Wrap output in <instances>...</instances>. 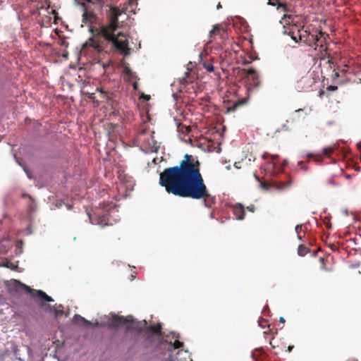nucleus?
I'll return each mask as SVG.
<instances>
[{"label": "nucleus", "instance_id": "1", "mask_svg": "<svg viewBox=\"0 0 361 361\" xmlns=\"http://www.w3.org/2000/svg\"><path fill=\"white\" fill-rule=\"evenodd\" d=\"M159 183L175 196L203 200L205 207L210 208L216 202V197L209 192L200 169L190 154H185L179 165L165 169L159 175Z\"/></svg>", "mask_w": 361, "mask_h": 361}, {"label": "nucleus", "instance_id": "2", "mask_svg": "<svg viewBox=\"0 0 361 361\" xmlns=\"http://www.w3.org/2000/svg\"><path fill=\"white\" fill-rule=\"evenodd\" d=\"M111 0H74L77 10L81 13V27L83 25H87L89 27V32L92 34V36L82 45V51H85L87 46L92 47L95 51H100L101 47L99 44L96 42L93 37L94 35H98L104 37L107 41L111 42L113 45L123 53L125 55L130 54L128 48V41L123 32H118L115 33L118 27V23L126 18V14L123 11H120L118 8L110 6L109 10V23L107 26L102 25L100 18L94 13L89 7L87 4L92 3L98 4L102 6L106 3Z\"/></svg>", "mask_w": 361, "mask_h": 361}, {"label": "nucleus", "instance_id": "3", "mask_svg": "<svg viewBox=\"0 0 361 361\" xmlns=\"http://www.w3.org/2000/svg\"><path fill=\"white\" fill-rule=\"evenodd\" d=\"M104 319H106L99 323L96 321L94 323H92L89 326L99 327V326H109V327H119L124 326L127 331H134L137 332H141L147 326V322L136 321L130 315L124 317L123 316H118L115 314H111L110 315H104Z\"/></svg>", "mask_w": 361, "mask_h": 361}, {"label": "nucleus", "instance_id": "4", "mask_svg": "<svg viewBox=\"0 0 361 361\" xmlns=\"http://www.w3.org/2000/svg\"><path fill=\"white\" fill-rule=\"evenodd\" d=\"M174 341H164L161 343V348L166 349L169 353L166 361H192L188 350H183V343L178 341V336L174 332L171 333Z\"/></svg>", "mask_w": 361, "mask_h": 361}, {"label": "nucleus", "instance_id": "5", "mask_svg": "<svg viewBox=\"0 0 361 361\" xmlns=\"http://www.w3.org/2000/svg\"><path fill=\"white\" fill-rule=\"evenodd\" d=\"M87 214L89 216L90 221L92 224L99 225L102 227L111 224L109 222V219L107 214L101 215L99 212H97L94 215H92L90 213H87Z\"/></svg>", "mask_w": 361, "mask_h": 361}, {"label": "nucleus", "instance_id": "6", "mask_svg": "<svg viewBox=\"0 0 361 361\" xmlns=\"http://www.w3.org/2000/svg\"><path fill=\"white\" fill-rule=\"evenodd\" d=\"M291 184H292V181H291V180H289L286 183L279 182V183H273L271 184H268L267 183L260 182L259 186L262 189L267 190V191L269 190L271 187H274L279 190H282L286 188L290 187Z\"/></svg>", "mask_w": 361, "mask_h": 361}, {"label": "nucleus", "instance_id": "7", "mask_svg": "<svg viewBox=\"0 0 361 361\" xmlns=\"http://www.w3.org/2000/svg\"><path fill=\"white\" fill-rule=\"evenodd\" d=\"M233 213L235 216L236 219L238 220H243L245 218V212L244 206L240 204H235L231 206Z\"/></svg>", "mask_w": 361, "mask_h": 361}, {"label": "nucleus", "instance_id": "8", "mask_svg": "<svg viewBox=\"0 0 361 361\" xmlns=\"http://www.w3.org/2000/svg\"><path fill=\"white\" fill-rule=\"evenodd\" d=\"M12 282L13 283L14 288L17 290H19L20 288H22V289L25 290L27 293H32L34 291V290L32 289L30 286L21 283L18 280L13 279L12 281Z\"/></svg>", "mask_w": 361, "mask_h": 361}, {"label": "nucleus", "instance_id": "9", "mask_svg": "<svg viewBox=\"0 0 361 361\" xmlns=\"http://www.w3.org/2000/svg\"><path fill=\"white\" fill-rule=\"evenodd\" d=\"M269 4L271 6H277V10L279 11L286 13L290 11V9L286 6V5L280 2L279 0H269Z\"/></svg>", "mask_w": 361, "mask_h": 361}, {"label": "nucleus", "instance_id": "10", "mask_svg": "<svg viewBox=\"0 0 361 361\" xmlns=\"http://www.w3.org/2000/svg\"><path fill=\"white\" fill-rule=\"evenodd\" d=\"M36 295L38 296L40 299L47 301V302H54V299L48 295L45 292H44L42 290H36Z\"/></svg>", "mask_w": 361, "mask_h": 361}, {"label": "nucleus", "instance_id": "11", "mask_svg": "<svg viewBox=\"0 0 361 361\" xmlns=\"http://www.w3.org/2000/svg\"><path fill=\"white\" fill-rule=\"evenodd\" d=\"M123 73L128 80L137 78L136 73L128 67L124 68Z\"/></svg>", "mask_w": 361, "mask_h": 361}, {"label": "nucleus", "instance_id": "12", "mask_svg": "<svg viewBox=\"0 0 361 361\" xmlns=\"http://www.w3.org/2000/svg\"><path fill=\"white\" fill-rule=\"evenodd\" d=\"M73 322L77 323L79 321L82 322L85 325H91L92 322L87 320L85 318L82 317L80 314H75L72 319Z\"/></svg>", "mask_w": 361, "mask_h": 361}, {"label": "nucleus", "instance_id": "13", "mask_svg": "<svg viewBox=\"0 0 361 361\" xmlns=\"http://www.w3.org/2000/svg\"><path fill=\"white\" fill-rule=\"evenodd\" d=\"M294 17L292 15L284 14L280 23L283 25H289L293 22Z\"/></svg>", "mask_w": 361, "mask_h": 361}, {"label": "nucleus", "instance_id": "14", "mask_svg": "<svg viewBox=\"0 0 361 361\" xmlns=\"http://www.w3.org/2000/svg\"><path fill=\"white\" fill-rule=\"evenodd\" d=\"M308 248L304 245H300L298 249V254L300 256H305L308 252Z\"/></svg>", "mask_w": 361, "mask_h": 361}, {"label": "nucleus", "instance_id": "15", "mask_svg": "<svg viewBox=\"0 0 361 361\" xmlns=\"http://www.w3.org/2000/svg\"><path fill=\"white\" fill-rule=\"evenodd\" d=\"M336 147H337V146L336 145H334L332 146H329V147L323 148V149H322L323 154L329 157V154L332 153Z\"/></svg>", "mask_w": 361, "mask_h": 361}, {"label": "nucleus", "instance_id": "16", "mask_svg": "<svg viewBox=\"0 0 361 361\" xmlns=\"http://www.w3.org/2000/svg\"><path fill=\"white\" fill-rule=\"evenodd\" d=\"M150 331H152L155 334L160 335L161 334V324H158L157 325H152L149 326Z\"/></svg>", "mask_w": 361, "mask_h": 361}, {"label": "nucleus", "instance_id": "17", "mask_svg": "<svg viewBox=\"0 0 361 361\" xmlns=\"http://www.w3.org/2000/svg\"><path fill=\"white\" fill-rule=\"evenodd\" d=\"M189 75H190V71L188 70L185 73V76L180 79V84L186 85L188 83L187 78L189 76Z\"/></svg>", "mask_w": 361, "mask_h": 361}, {"label": "nucleus", "instance_id": "18", "mask_svg": "<svg viewBox=\"0 0 361 361\" xmlns=\"http://www.w3.org/2000/svg\"><path fill=\"white\" fill-rule=\"evenodd\" d=\"M87 94L88 98L92 99L97 106L99 105V102L96 99L95 93H88Z\"/></svg>", "mask_w": 361, "mask_h": 361}, {"label": "nucleus", "instance_id": "19", "mask_svg": "<svg viewBox=\"0 0 361 361\" xmlns=\"http://www.w3.org/2000/svg\"><path fill=\"white\" fill-rule=\"evenodd\" d=\"M97 91L101 94V97L103 99H107V93L102 88H97Z\"/></svg>", "mask_w": 361, "mask_h": 361}, {"label": "nucleus", "instance_id": "20", "mask_svg": "<svg viewBox=\"0 0 361 361\" xmlns=\"http://www.w3.org/2000/svg\"><path fill=\"white\" fill-rule=\"evenodd\" d=\"M257 73V71L253 68H250L247 70V73L251 76L255 75Z\"/></svg>", "mask_w": 361, "mask_h": 361}, {"label": "nucleus", "instance_id": "21", "mask_svg": "<svg viewBox=\"0 0 361 361\" xmlns=\"http://www.w3.org/2000/svg\"><path fill=\"white\" fill-rule=\"evenodd\" d=\"M204 68L207 69V71L212 73L214 71V66L212 64H207L204 65Z\"/></svg>", "mask_w": 361, "mask_h": 361}, {"label": "nucleus", "instance_id": "22", "mask_svg": "<svg viewBox=\"0 0 361 361\" xmlns=\"http://www.w3.org/2000/svg\"><path fill=\"white\" fill-rule=\"evenodd\" d=\"M219 30V26L214 25L213 27V29L209 32V37H212L214 35L216 30Z\"/></svg>", "mask_w": 361, "mask_h": 361}, {"label": "nucleus", "instance_id": "23", "mask_svg": "<svg viewBox=\"0 0 361 361\" xmlns=\"http://www.w3.org/2000/svg\"><path fill=\"white\" fill-rule=\"evenodd\" d=\"M47 309L50 312L55 313V310H56V307H55V306H52V305H47Z\"/></svg>", "mask_w": 361, "mask_h": 361}, {"label": "nucleus", "instance_id": "24", "mask_svg": "<svg viewBox=\"0 0 361 361\" xmlns=\"http://www.w3.org/2000/svg\"><path fill=\"white\" fill-rule=\"evenodd\" d=\"M302 225L298 224L295 226V231L297 234H299L300 231L302 230Z\"/></svg>", "mask_w": 361, "mask_h": 361}, {"label": "nucleus", "instance_id": "25", "mask_svg": "<svg viewBox=\"0 0 361 361\" xmlns=\"http://www.w3.org/2000/svg\"><path fill=\"white\" fill-rule=\"evenodd\" d=\"M337 89H338V87L336 85H329L327 87V90L329 91H335Z\"/></svg>", "mask_w": 361, "mask_h": 361}, {"label": "nucleus", "instance_id": "26", "mask_svg": "<svg viewBox=\"0 0 361 361\" xmlns=\"http://www.w3.org/2000/svg\"><path fill=\"white\" fill-rule=\"evenodd\" d=\"M252 81L259 80V75L258 73H255V75H252Z\"/></svg>", "mask_w": 361, "mask_h": 361}, {"label": "nucleus", "instance_id": "27", "mask_svg": "<svg viewBox=\"0 0 361 361\" xmlns=\"http://www.w3.org/2000/svg\"><path fill=\"white\" fill-rule=\"evenodd\" d=\"M25 232H26L27 235H30V234H31L32 233V231L31 227L30 226L26 228Z\"/></svg>", "mask_w": 361, "mask_h": 361}, {"label": "nucleus", "instance_id": "28", "mask_svg": "<svg viewBox=\"0 0 361 361\" xmlns=\"http://www.w3.org/2000/svg\"><path fill=\"white\" fill-rule=\"evenodd\" d=\"M6 267H8V268H11L12 269H15V268L16 267V266H14L12 263H6V264L5 265Z\"/></svg>", "mask_w": 361, "mask_h": 361}, {"label": "nucleus", "instance_id": "29", "mask_svg": "<svg viewBox=\"0 0 361 361\" xmlns=\"http://www.w3.org/2000/svg\"><path fill=\"white\" fill-rule=\"evenodd\" d=\"M63 313V310H58L56 309L54 314H55V317H58V316L62 314Z\"/></svg>", "mask_w": 361, "mask_h": 361}, {"label": "nucleus", "instance_id": "30", "mask_svg": "<svg viewBox=\"0 0 361 361\" xmlns=\"http://www.w3.org/2000/svg\"><path fill=\"white\" fill-rule=\"evenodd\" d=\"M259 85H260V81L259 80L253 81V86H254V87H258Z\"/></svg>", "mask_w": 361, "mask_h": 361}, {"label": "nucleus", "instance_id": "31", "mask_svg": "<svg viewBox=\"0 0 361 361\" xmlns=\"http://www.w3.org/2000/svg\"><path fill=\"white\" fill-rule=\"evenodd\" d=\"M247 209L248 211L251 212H255V207L252 205L247 207Z\"/></svg>", "mask_w": 361, "mask_h": 361}, {"label": "nucleus", "instance_id": "32", "mask_svg": "<svg viewBox=\"0 0 361 361\" xmlns=\"http://www.w3.org/2000/svg\"><path fill=\"white\" fill-rule=\"evenodd\" d=\"M137 86H138L137 82L135 81L133 82V87L134 90H137Z\"/></svg>", "mask_w": 361, "mask_h": 361}, {"label": "nucleus", "instance_id": "33", "mask_svg": "<svg viewBox=\"0 0 361 361\" xmlns=\"http://www.w3.org/2000/svg\"><path fill=\"white\" fill-rule=\"evenodd\" d=\"M270 157L273 159H277L279 157V155L277 154H271Z\"/></svg>", "mask_w": 361, "mask_h": 361}, {"label": "nucleus", "instance_id": "34", "mask_svg": "<svg viewBox=\"0 0 361 361\" xmlns=\"http://www.w3.org/2000/svg\"><path fill=\"white\" fill-rule=\"evenodd\" d=\"M288 164V161L286 159L283 160L282 166H286Z\"/></svg>", "mask_w": 361, "mask_h": 361}, {"label": "nucleus", "instance_id": "35", "mask_svg": "<svg viewBox=\"0 0 361 361\" xmlns=\"http://www.w3.org/2000/svg\"><path fill=\"white\" fill-rule=\"evenodd\" d=\"M279 322H281V323H284L285 322V319L283 317H281L279 318Z\"/></svg>", "mask_w": 361, "mask_h": 361}, {"label": "nucleus", "instance_id": "36", "mask_svg": "<svg viewBox=\"0 0 361 361\" xmlns=\"http://www.w3.org/2000/svg\"><path fill=\"white\" fill-rule=\"evenodd\" d=\"M343 214H344V215H345V216H348V211L347 209H344V210L343 211Z\"/></svg>", "mask_w": 361, "mask_h": 361}, {"label": "nucleus", "instance_id": "37", "mask_svg": "<svg viewBox=\"0 0 361 361\" xmlns=\"http://www.w3.org/2000/svg\"><path fill=\"white\" fill-rule=\"evenodd\" d=\"M293 346H291V345L288 346V351L289 353H290V352H291V351H292V350H293Z\"/></svg>", "mask_w": 361, "mask_h": 361}, {"label": "nucleus", "instance_id": "38", "mask_svg": "<svg viewBox=\"0 0 361 361\" xmlns=\"http://www.w3.org/2000/svg\"><path fill=\"white\" fill-rule=\"evenodd\" d=\"M306 156H307V157H308V158H311V157H313V154H312V153H308V154H307V155H306Z\"/></svg>", "mask_w": 361, "mask_h": 361}, {"label": "nucleus", "instance_id": "39", "mask_svg": "<svg viewBox=\"0 0 361 361\" xmlns=\"http://www.w3.org/2000/svg\"><path fill=\"white\" fill-rule=\"evenodd\" d=\"M301 169L304 170V171H307V166H301Z\"/></svg>", "mask_w": 361, "mask_h": 361}, {"label": "nucleus", "instance_id": "40", "mask_svg": "<svg viewBox=\"0 0 361 361\" xmlns=\"http://www.w3.org/2000/svg\"><path fill=\"white\" fill-rule=\"evenodd\" d=\"M146 133H147V130L146 129H143L140 132L141 134H145Z\"/></svg>", "mask_w": 361, "mask_h": 361}, {"label": "nucleus", "instance_id": "41", "mask_svg": "<svg viewBox=\"0 0 361 361\" xmlns=\"http://www.w3.org/2000/svg\"><path fill=\"white\" fill-rule=\"evenodd\" d=\"M267 153H264V154L262 155V157L263 159H266V158H267Z\"/></svg>", "mask_w": 361, "mask_h": 361}, {"label": "nucleus", "instance_id": "42", "mask_svg": "<svg viewBox=\"0 0 361 361\" xmlns=\"http://www.w3.org/2000/svg\"><path fill=\"white\" fill-rule=\"evenodd\" d=\"M269 164H271L273 168L276 167V164L274 162H269Z\"/></svg>", "mask_w": 361, "mask_h": 361}, {"label": "nucleus", "instance_id": "43", "mask_svg": "<svg viewBox=\"0 0 361 361\" xmlns=\"http://www.w3.org/2000/svg\"><path fill=\"white\" fill-rule=\"evenodd\" d=\"M68 53H65L63 54V57L66 58V59L68 58Z\"/></svg>", "mask_w": 361, "mask_h": 361}, {"label": "nucleus", "instance_id": "44", "mask_svg": "<svg viewBox=\"0 0 361 361\" xmlns=\"http://www.w3.org/2000/svg\"><path fill=\"white\" fill-rule=\"evenodd\" d=\"M255 179H256L257 181H259V182L260 183L259 178L257 176L255 175Z\"/></svg>", "mask_w": 361, "mask_h": 361}, {"label": "nucleus", "instance_id": "45", "mask_svg": "<svg viewBox=\"0 0 361 361\" xmlns=\"http://www.w3.org/2000/svg\"><path fill=\"white\" fill-rule=\"evenodd\" d=\"M66 207H67V209H68V210L71 209V208H72V206H71V205H69V204L66 205Z\"/></svg>", "mask_w": 361, "mask_h": 361}, {"label": "nucleus", "instance_id": "46", "mask_svg": "<svg viewBox=\"0 0 361 361\" xmlns=\"http://www.w3.org/2000/svg\"><path fill=\"white\" fill-rule=\"evenodd\" d=\"M338 76H339L338 73L335 72V73H334V77H335V78H337V77H338Z\"/></svg>", "mask_w": 361, "mask_h": 361}, {"label": "nucleus", "instance_id": "47", "mask_svg": "<svg viewBox=\"0 0 361 361\" xmlns=\"http://www.w3.org/2000/svg\"><path fill=\"white\" fill-rule=\"evenodd\" d=\"M145 98L148 100L149 99V95H145Z\"/></svg>", "mask_w": 361, "mask_h": 361}, {"label": "nucleus", "instance_id": "48", "mask_svg": "<svg viewBox=\"0 0 361 361\" xmlns=\"http://www.w3.org/2000/svg\"><path fill=\"white\" fill-rule=\"evenodd\" d=\"M298 238L300 240H301L302 237L300 235V234H298Z\"/></svg>", "mask_w": 361, "mask_h": 361}, {"label": "nucleus", "instance_id": "49", "mask_svg": "<svg viewBox=\"0 0 361 361\" xmlns=\"http://www.w3.org/2000/svg\"><path fill=\"white\" fill-rule=\"evenodd\" d=\"M357 145L358 148H361V143L360 142L357 143Z\"/></svg>", "mask_w": 361, "mask_h": 361}, {"label": "nucleus", "instance_id": "50", "mask_svg": "<svg viewBox=\"0 0 361 361\" xmlns=\"http://www.w3.org/2000/svg\"><path fill=\"white\" fill-rule=\"evenodd\" d=\"M347 361H357V360H355V359H350V360H347Z\"/></svg>", "mask_w": 361, "mask_h": 361}, {"label": "nucleus", "instance_id": "51", "mask_svg": "<svg viewBox=\"0 0 361 361\" xmlns=\"http://www.w3.org/2000/svg\"><path fill=\"white\" fill-rule=\"evenodd\" d=\"M298 165H300V166H302V161H299V162H298Z\"/></svg>", "mask_w": 361, "mask_h": 361}, {"label": "nucleus", "instance_id": "52", "mask_svg": "<svg viewBox=\"0 0 361 361\" xmlns=\"http://www.w3.org/2000/svg\"><path fill=\"white\" fill-rule=\"evenodd\" d=\"M226 169L227 170H230L231 169V166L229 165V166H226Z\"/></svg>", "mask_w": 361, "mask_h": 361}, {"label": "nucleus", "instance_id": "53", "mask_svg": "<svg viewBox=\"0 0 361 361\" xmlns=\"http://www.w3.org/2000/svg\"><path fill=\"white\" fill-rule=\"evenodd\" d=\"M30 212H34V208L32 207H30Z\"/></svg>", "mask_w": 361, "mask_h": 361}, {"label": "nucleus", "instance_id": "54", "mask_svg": "<svg viewBox=\"0 0 361 361\" xmlns=\"http://www.w3.org/2000/svg\"><path fill=\"white\" fill-rule=\"evenodd\" d=\"M221 7V4H218V6H217V8L219 9V8H220Z\"/></svg>", "mask_w": 361, "mask_h": 361}, {"label": "nucleus", "instance_id": "55", "mask_svg": "<svg viewBox=\"0 0 361 361\" xmlns=\"http://www.w3.org/2000/svg\"><path fill=\"white\" fill-rule=\"evenodd\" d=\"M302 111V109H299L298 110L296 111V112H299V111Z\"/></svg>", "mask_w": 361, "mask_h": 361}, {"label": "nucleus", "instance_id": "56", "mask_svg": "<svg viewBox=\"0 0 361 361\" xmlns=\"http://www.w3.org/2000/svg\"><path fill=\"white\" fill-rule=\"evenodd\" d=\"M234 166L236 167V168H238V165H237V163H235Z\"/></svg>", "mask_w": 361, "mask_h": 361}, {"label": "nucleus", "instance_id": "57", "mask_svg": "<svg viewBox=\"0 0 361 361\" xmlns=\"http://www.w3.org/2000/svg\"><path fill=\"white\" fill-rule=\"evenodd\" d=\"M44 305H44V303H42V304L40 305V306H41V307H44Z\"/></svg>", "mask_w": 361, "mask_h": 361}, {"label": "nucleus", "instance_id": "58", "mask_svg": "<svg viewBox=\"0 0 361 361\" xmlns=\"http://www.w3.org/2000/svg\"><path fill=\"white\" fill-rule=\"evenodd\" d=\"M19 243H20V245H22V244H23V241H22V240H20V241H19Z\"/></svg>", "mask_w": 361, "mask_h": 361}, {"label": "nucleus", "instance_id": "59", "mask_svg": "<svg viewBox=\"0 0 361 361\" xmlns=\"http://www.w3.org/2000/svg\"><path fill=\"white\" fill-rule=\"evenodd\" d=\"M293 40L296 41V38L295 37H292Z\"/></svg>", "mask_w": 361, "mask_h": 361}]
</instances>
